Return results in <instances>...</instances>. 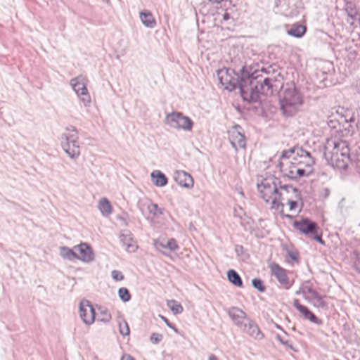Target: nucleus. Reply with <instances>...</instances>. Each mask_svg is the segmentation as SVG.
<instances>
[{
    "instance_id": "f257e3e1",
    "label": "nucleus",
    "mask_w": 360,
    "mask_h": 360,
    "mask_svg": "<svg viewBox=\"0 0 360 360\" xmlns=\"http://www.w3.org/2000/svg\"><path fill=\"white\" fill-rule=\"evenodd\" d=\"M240 71V75L232 69L224 68L217 70V76L225 89L231 91L238 87L243 99L249 103L258 101L261 94H272L276 77L281 75L274 65L254 72L244 65Z\"/></svg>"
},
{
    "instance_id": "f03ea898",
    "label": "nucleus",
    "mask_w": 360,
    "mask_h": 360,
    "mask_svg": "<svg viewBox=\"0 0 360 360\" xmlns=\"http://www.w3.org/2000/svg\"><path fill=\"white\" fill-rule=\"evenodd\" d=\"M323 155L333 168L345 170L349 162V148L346 141L336 139H328Z\"/></svg>"
},
{
    "instance_id": "7ed1b4c3",
    "label": "nucleus",
    "mask_w": 360,
    "mask_h": 360,
    "mask_svg": "<svg viewBox=\"0 0 360 360\" xmlns=\"http://www.w3.org/2000/svg\"><path fill=\"white\" fill-rule=\"evenodd\" d=\"M281 110L285 117H292L303 104V97L293 84H287L279 95Z\"/></svg>"
},
{
    "instance_id": "20e7f679",
    "label": "nucleus",
    "mask_w": 360,
    "mask_h": 360,
    "mask_svg": "<svg viewBox=\"0 0 360 360\" xmlns=\"http://www.w3.org/2000/svg\"><path fill=\"white\" fill-rule=\"evenodd\" d=\"M281 181L274 176L264 179L257 184L262 199L269 202L271 201L272 208L283 207L284 203L278 200V191Z\"/></svg>"
},
{
    "instance_id": "39448f33",
    "label": "nucleus",
    "mask_w": 360,
    "mask_h": 360,
    "mask_svg": "<svg viewBox=\"0 0 360 360\" xmlns=\"http://www.w3.org/2000/svg\"><path fill=\"white\" fill-rule=\"evenodd\" d=\"M165 122L170 127L176 129H183L190 131L192 129L193 122L187 116H184L181 112H172L166 115Z\"/></svg>"
},
{
    "instance_id": "423d86ee",
    "label": "nucleus",
    "mask_w": 360,
    "mask_h": 360,
    "mask_svg": "<svg viewBox=\"0 0 360 360\" xmlns=\"http://www.w3.org/2000/svg\"><path fill=\"white\" fill-rule=\"evenodd\" d=\"M86 77L83 75H79L70 80V84L79 96H82L81 100L84 105H87L91 102V98L86 87Z\"/></svg>"
},
{
    "instance_id": "0eeeda50",
    "label": "nucleus",
    "mask_w": 360,
    "mask_h": 360,
    "mask_svg": "<svg viewBox=\"0 0 360 360\" xmlns=\"http://www.w3.org/2000/svg\"><path fill=\"white\" fill-rule=\"evenodd\" d=\"M79 316L86 325H91L96 319L94 309L89 300H82L79 304Z\"/></svg>"
},
{
    "instance_id": "6e6552de",
    "label": "nucleus",
    "mask_w": 360,
    "mask_h": 360,
    "mask_svg": "<svg viewBox=\"0 0 360 360\" xmlns=\"http://www.w3.org/2000/svg\"><path fill=\"white\" fill-rule=\"evenodd\" d=\"M293 226L307 236L315 233V231H319L318 224L308 218H302L293 222Z\"/></svg>"
},
{
    "instance_id": "1a4fd4ad",
    "label": "nucleus",
    "mask_w": 360,
    "mask_h": 360,
    "mask_svg": "<svg viewBox=\"0 0 360 360\" xmlns=\"http://www.w3.org/2000/svg\"><path fill=\"white\" fill-rule=\"evenodd\" d=\"M271 275H273L278 281V283L285 289H290L292 283L290 281L285 269L282 268L278 264L274 263L269 266Z\"/></svg>"
},
{
    "instance_id": "9d476101",
    "label": "nucleus",
    "mask_w": 360,
    "mask_h": 360,
    "mask_svg": "<svg viewBox=\"0 0 360 360\" xmlns=\"http://www.w3.org/2000/svg\"><path fill=\"white\" fill-rule=\"evenodd\" d=\"M228 314L233 323L240 330L250 318L242 309L233 307L228 310Z\"/></svg>"
},
{
    "instance_id": "9b49d317",
    "label": "nucleus",
    "mask_w": 360,
    "mask_h": 360,
    "mask_svg": "<svg viewBox=\"0 0 360 360\" xmlns=\"http://www.w3.org/2000/svg\"><path fill=\"white\" fill-rule=\"evenodd\" d=\"M241 127L236 125L229 131V140L233 148H245L246 141L245 137L243 134L240 131Z\"/></svg>"
},
{
    "instance_id": "f8f14e48",
    "label": "nucleus",
    "mask_w": 360,
    "mask_h": 360,
    "mask_svg": "<svg viewBox=\"0 0 360 360\" xmlns=\"http://www.w3.org/2000/svg\"><path fill=\"white\" fill-rule=\"evenodd\" d=\"M248 323L245 324L241 330L247 333L249 336L257 340H261L264 338L263 333L259 328L257 324L251 319L247 320Z\"/></svg>"
},
{
    "instance_id": "ddd939ff",
    "label": "nucleus",
    "mask_w": 360,
    "mask_h": 360,
    "mask_svg": "<svg viewBox=\"0 0 360 360\" xmlns=\"http://www.w3.org/2000/svg\"><path fill=\"white\" fill-rule=\"evenodd\" d=\"M75 250L79 252L80 255H77V259L89 263L94 260V255L90 245L83 243L79 245L75 246Z\"/></svg>"
},
{
    "instance_id": "4468645a",
    "label": "nucleus",
    "mask_w": 360,
    "mask_h": 360,
    "mask_svg": "<svg viewBox=\"0 0 360 360\" xmlns=\"http://www.w3.org/2000/svg\"><path fill=\"white\" fill-rule=\"evenodd\" d=\"M281 172L283 177L295 179L296 163L289 160H283L278 164Z\"/></svg>"
},
{
    "instance_id": "2eb2a0df",
    "label": "nucleus",
    "mask_w": 360,
    "mask_h": 360,
    "mask_svg": "<svg viewBox=\"0 0 360 360\" xmlns=\"http://www.w3.org/2000/svg\"><path fill=\"white\" fill-rule=\"evenodd\" d=\"M293 306L297 309V311L303 315L304 319L309 320L311 322L320 325L321 321L317 318V316L312 313L307 307L301 304L298 300L295 299L293 301Z\"/></svg>"
},
{
    "instance_id": "dca6fc26",
    "label": "nucleus",
    "mask_w": 360,
    "mask_h": 360,
    "mask_svg": "<svg viewBox=\"0 0 360 360\" xmlns=\"http://www.w3.org/2000/svg\"><path fill=\"white\" fill-rule=\"evenodd\" d=\"M174 179L181 187L190 188L193 186V179L192 176L184 171H176L174 175Z\"/></svg>"
},
{
    "instance_id": "f3484780",
    "label": "nucleus",
    "mask_w": 360,
    "mask_h": 360,
    "mask_svg": "<svg viewBox=\"0 0 360 360\" xmlns=\"http://www.w3.org/2000/svg\"><path fill=\"white\" fill-rule=\"evenodd\" d=\"M296 192L300 191L297 188L293 187L292 185L282 184L281 183L278 191V200L283 202L282 201H285L288 198H290V197L295 195Z\"/></svg>"
},
{
    "instance_id": "a211bd4d",
    "label": "nucleus",
    "mask_w": 360,
    "mask_h": 360,
    "mask_svg": "<svg viewBox=\"0 0 360 360\" xmlns=\"http://www.w3.org/2000/svg\"><path fill=\"white\" fill-rule=\"evenodd\" d=\"M154 246L157 250L165 255H167V254L162 249H169L170 251H175L179 249V245L174 238H171L167 241L160 240H155L154 242Z\"/></svg>"
},
{
    "instance_id": "6ab92c4d",
    "label": "nucleus",
    "mask_w": 360,
    "mask_h": 360,
    "mask_svg": "<svg viewBox=\"0 0 360 360\" xmlns=\"http://www.w3.org/2000/svg\"><path fill=\"white\" fill-rule=\"evenodd\" d=\"M61 145L63 149L70 158L75 159L80 155V148L78 142L70 143L69 141H62Z\"/></svg>"
},
{
    "instance_id": "aec40b11",
    "label": "nucleus",
    "mask_w": 360,
    "mask_h": 360,
    "mask_svg": "<svg viewBox=\"0 0 360 360\" xmlns=\"http://www.w3.org/2000/svg\"><path fill=\"white\" fill-rule=\"evenodd\" d=\"M120 241L126 247L127 251L134 252L136 250L137 245L129 231L124 232L120 235Z\"/></svg>"
},
{
    "instance_id": "412c9836",
    "label": "nucleus",
    "mask_w": 360,
    "mask_h": 360,
    "mask_svg": "<svg viewBox=\"0 0 360 360\" xmlns=\"http://www.w3.org/2000/svg\"><path fill=\"white\" fill-rule=\"evenodd\" d=\"M302 294L304 295L306 300H308L309 297L306 295L307 294H309L314 300L316 301L319 306H323L324 302L323 301L322 297L311 287L308 285H304L302 287Z\"/></svg>"
},
{
    "instance_id": "4be33fe9",
    "label": "nucleus",
    "mask_w": 360,
    "mask_h": 360,
    "mask_svg": "<svg viewBox=\"0 0 360 360\" xmlns=\"http://www.w3.org/2000/svg\"><path fill=\"white\" fill-rule=\"evenodd\" d=\"M68 133L62 134V141H69L70 143H75L78 141V132L75 127L70 126L66 128Z\"/></svg>"
},
{
    "instance_id": "5701e85b",
    "label": "nucleus",
    "mask_w": 360,
    "mask_h": 360,
    "mask_svg": "<svg viewBox=\"0 0 360 360\" xmlns=\"http://www.w3.org/2000/svg\"><path fill=\"white\" fill-rule=\"evenodd\" d=\"M140 18L142 23L147 27L153 28L156 25V21L151 12L148 11H141Z\"/></svg>"
},
{
    "instance_id": "b1692460",
    "label": "nucleus",
    "mask_w": 360,
    "mask_h": 360,
    "mask_svg": "<svg viewBox=\"0 0 360 360\" xmlns=\"http://www.w3.org/2000/svg\"><path fill=\"white\" fill-rule=\"evenodd\" d=\"M153 184L156 186L162 187L167 184V178L166 176L159 170L153 171L150 174Z\"/></svg>"
},
{
    "instance_id": "393cba45",
    "label": "nucleus",
    "mask_w": 360,
    "mask_h": 360,
    "mask_svg": "<svg viewBox=\"0 0 360 360\" xmlns=\"http://www.w3.org/2000/svg\"><path fill=\"white\" fill-rule=\"evenodd\" d=\"M227 278L230 283L237 287H243V281L236 271L230 269L227 271Z\"/></svg>"
},
{
    "instance_id": "a878e982",
    "label": "nucleus",
    "mask_w": 360,
    "mask_h": 360,
    "mask_svg": "<svg viewBox=\"0 0 360 360\" xmlns=\"http://www.w3.org/2000/svg\"><path fill=\"white\" fill-rule=\"evenodd\" d=\"M98 209L104 216H108L112 212V206L105 198H103L99 200Z\"/></svg>"
},
{
    "instance_id": "bb28decb",
    "label": "nucleus",
    "mask_w": 360,
    "mask_h": 360,
    "mask_svg": "<svg viewBox=\"0 0 360 360\" xmlns=\"http://www.w3.org/2000/svg\"><path fill=\"white\" fill-rule=\"evenodd\" d=\"M306 32V27L302 25H294L288 30V34L290 36L300 38Z\"/></svg>"
},
{
    "instance_id": "cd10ccee",
    "label": "nucleus",
    "mask_w": 360,
    "mask_h": 360,
    "mask_svg": "<svg viewBox=\"0 0 360 360\" xmlns=\"http://www.w3.org/2000/svg\"><path fill=\"white\" fill-rule=\"evenodd\" d=\"M287 203L289 205V210L290 211L295 210L297 207V203L300 200H302V195L300 192H296L295 195L290 197L285 200Z\"/></svg>"
},
{
    "instance_id": "c85d7f7f",
    "label": "nucleus",
    "mask_w": 360,
    "mask_h": 360,
    "mask_svg": "<svg viewBox=\"0 0 360 360\" xmlns=\"http://www.w3.org/2000/svg\"><path fill=\"white\" fill-rule=\"evenodd\" d=\"M99 312L96 315V320L98 321L108 323L111 319V314L108 310L105 309L99 308Z\"/></svg>"
},
{
    "instance_id": "c756f323",
    "label": "nucleus",
    "mask_w": 360,
    "mask_h": 360,
    "mask_svg": "<svg viewBox=\"0 0 360 360\" xmlns=\"http://www.w3.org/2000/svg\"><path fill=\"white\" fill-rule=\"evenodd\" d=\"M60 255L64 259L72 260V259H77V254L72 249L67 247H62L60 248Z\"/></svg>"
},
{
    "instance_id": "7c9ffc66",
    "label": "nucleus",
    "mask_w": 360,
    "mask_h": 360,
    "mask_svg": "<svg viewBox=\"0 0 360 360\" xmlns=\"http://www.w3.org/2000/svg\"><path fill=\"white\" fill-rule=\"evenodd\" d=\"M297 147H293L289 150H283L282 152L281 158L283 160H289L292 158L293 160H296V157H298V153L295 150Z\"/></svg>"
},
{
    "instance_id": "2f4dec72",
    "label": "nucleus",
    "mask_w": 360,
    "mask_h": 360,
    "mask_svg": "<svg viewBox=\"0 0 360 360\" xmlns=\"http://www.w3.org/2000/svg\"><path fill=\"white\" fill-rule=\"evenodd\" d=\"M167 305L174 314H179L183 312V307L181 304L175 300H172L169 301Z\"/></svg>"
},
{
    "instance_id": "473e14b6",
    "label": "nucleus",
    "mask_w": 360,
    "mask_h": 360,
    "mask_svg": "<svg viewBox=\"0 0 360 360\" xmlns=\"http://www.w3.org/2000/svg\"><path fill=\"white\" fill-rule=\"evenodd\" d=\"M119 297L121 300L126 302L130 300L131 295L127 288H120L118 290Z\"/></svg>"
},
{
    "instance_id": "72a5a7b5",
    "label": "nucleus",
    "mask_w": 360,
    "mask_h": 360,
    "mask_svg": "<svg viewBox=\"0 0 360 360\" xmlns=\"http://www.w3.org/2000/svg\"><path fill=\"white\" fill-rule=\"evenodd\" d=\"M252 286L257 289L259 292H263L265 291L266 288L264 285L263 281L259 278H254L252 280Z\"/></svg>"
},
{
    "instance_id": "f704fd0d",
    "label": "nucleus",
    "mask_w": 360,
    "mask_h": 360,
    "mask_svg": "<svg viewBox=\"0 0 360 360\" xmlns=\"http://www.w3.org/2000/svg\"><path fill=\"white\" fill-rule=\"evenodd\" d=\"M148 210L153 215H160L162 214V209L155 203H150L148 205Z\"/></svg>"
},
{
    "instance_id": "c9c22d12",
    "label": "nucleus",
    "mask_w": 360,
    "mask_h": 360,
    "mask_svg": "<svg viewBox=\"0 0 360 360\" xmlns=\"http://www.w3.org/2000/svg\"><path fill=\"white\" fill-rule=\"evenodd\" d=\"M120 333L122 335H128L129 334V328L125 321L122 323H120Z\"/></svg>"
},
{
    "instance_id": "e433bc0d",
    "label": "nucleus",
    "mask_w": 360,
    "mask_h": 360,
    "mask_svg": "<svg viewBox=\"0 0 360 360\" xmlns=\"http://www.w3.org/2000/svg\"><path fill=\"white\" fill-rule=\"evenodd\" d=\"M163 338V335L162 334L153 333H152L150 340L153 344L157 345L158 344Z\"/></svg>"
},
{
    "instance_id": "4c0bfd02",
    "label": "nucleus",
    "mask_w": 360,
    "mask_h": 360,
    "mask_svg": "<svg viewBox=\"0 0 360 360\" xmlns=\"http://www.w3.org/2000/svg\"><path fill=\"white\" fill-rule=\"evenodd\" d=\"M111 276L112 278L116 281H120L124 279L122 273L118 270L112 271Z\"/></svg>"
},
{
    "instance_id": "58836bf2",
    "label": "nucleus",
    "mask_w": 360,
    "mask_h": 360,
    "mask_svg": "<svg viewBox=\"0 0 360 360\" xmlns=\"http://www.w3.org/2000/svg\"><path fill=\"white\" fill-rule=\"evenodd\" d=\"M295 150L298 153V157H300V158H303V157L310 158L311 157L310 153L308 151L302 149V148H300V147L296 148Z\"/></svg>"
},
{
    "instance_id": "ea45409f",
    "label": "nucleus",
    "mask_w": 360,
    "mask_h": 360,
    "mask_svg": "<svg viewBox=\"0 0 360 360\" xmlns=\"http://www.w3.org/2000/svg\"><path fill=\"white\" fill-rule=\"evenodd\" d=\"M310 237L313 238V239L320 243L321 244H324V241L321 238V234L319 233V231H315V233H312Z\"/></svg>"
},
{
    "instance_id": "a19ab883",
    "label": "nucleus",
    "mask_w": 360,
    "mask_h": 360,
    "mask_svg": "<svg viewBox=\"0 0 360 360\" xmlns=\"http://www.w3.org/2000/svg\"><path fill=\"white\" fill-rule=\"evenodd\" d=\"M306 171L304 169L296 167L295 179L298 177H302L305 175Z\"/></svg>"
},
{
    "instance_id": "79ce46f5",
    "label": "nucleus",
    "mask_w": 360,
    "mask_h": 360,
    "mask_svg": "<svg viewBox=\"0 0 360 360\" xmlns=\"http://www.w3.org/2000/svg\"><path fill=\"white\" fill-rule=\"evenodd\" d=\"M160 318L164 321V322L166 323V325L169 328L173 329L176 333L178 332V330L176 329V328L172 323H171L169 322V321L166 317H165L163 316H160Z\"/></svg>"
},
{
    "instance_id": "37998d69",
    "label": "nucleus",
    "mask_w": 360,
    "mask_h": 360,
    "mask_svg": "<svg viewBox=\"0 0 360 360\" xmlns=\"http://www.w3.org/2000/svg\"><path fill=\"white\" fill-rule=\"evenodd\" d=\"M276 339L283 345L291 347V345H290L289 341L287 340H284V338L281 335H276Z\"/></svg>"
},
{
    "instance_id": "c03bdc74",
    "label": "nucleus",
    "mask_w": 360,
    "mask_h": 360,
    "mask_svg": "<svg viewBox=\"0 0 360 360\" xmlns=\"http://www.w3.org/2000/svg\"><path fill=\"white\" fill-rule=\"evenodd\" d=\"M121 360H135L130 354H124Z\"/></svg>"
},
{
    "instance_id": "a18cd8bd",
    "label": "nucleus",
    "mask_w": 360,
    "mask_h": 360,
    "mask_svg": "<svg viewBox=\"0 0 360 360\" xmlns=\"http://www.w3.org/2000/svg\"><path fill=\"white\" fill-rule=\"evenodd\" d=\"M289 256L294 261H297L298 259L297 254L295 252H290Z\"/></svg>"
},
{
    "instance_id": "49530a36",
    "label": "nucleus",
    "mask_w": 360,
    "mask_h": 360,
    "mask_svg": "<svg viewBox=\"0 0 360 360\" xmlns=\"http://www.w3.org/2000/svg\"><path fill=\"white\" fill-rule=\"evenodd\" d=\"M229 18H230V15H229V13H225L223 15V20H228Z\"/></svg>"
},
{
    "instance_id": "de8ad7c7",
    "label": "nucleus",
    "mask_w": 360,
    "mask_h": 360,
    "mask_svg": "<svg viewBox=\"0 0 360 360\" xmlns=\"http://www.w3.org/2000/svg\"><path fill=\"white\" fill-rule=\"evenodd\" d=\"M208 360H218V359L214 354H211L209 356Z\"/></svg>"
},
{
    "instance_id": "09e8293b",
    "label": "nucleus",
    "mask_w": 360,
    "mask_h": 360,
    "mask_svg": "<svg viewBox=\"0 0 360 360\" xmlns=\"http://www.w3.org/2000/svg\"><path fill=\"white\" fill-rule=\"evenodd\" d=\"M238 249H240V250L242 251V250H243V246H241V245H238V246H236V252H238Z\"/></svg>"
},
{
    "instance_id": "8fccbe9b",
    "label": "nucleus",
    "mask_w": 360,
    "mask_h": 360,
    "mask_svg": "<svg viewBox=\"0 0 360 360\" xmlns=\"http://www.w3.org/2000/svg\"><path fill=\"white\" fill-rule=\"evenodd\" d=\"M300 293H302V287L300 288V289L299 290H297V291L296 292V294H297V295H299V294H300Z\"/></svg>"
},
{
    "instance_id": "3c124183",
    "label": "nucleus",
    "mask_w": 360,
    "mask_h": 360,
    "mask_svg": "<svg viewBox=\"0 0 360 360\" xmlns=\"http://www.w3.org/2000/svg\"><path fill=\"white\" fill-rule=\"evenodd\" d=\"M285 217L286 218H289V219L292 218V215H290V214H285Z\"/></svg>"
},
{
    "instance_id": "603ef678",
    "label": "nucleus",
    "mask_w": 360,
    "mask_h": 360,
    "mask_svg": "<svg viewBox=\"0 0 360 360\" xmlns=\"http://www.w3.org/2000/svg\"><path fill=\"white\" fill-rule=\"evenodd\" d=\"M357 165H358V167L360 168V160H359V159L358 160Z\"/></svg>"
},
{
    "instance_id": "864d4df0",
    "label": "nucleus",
    "mask_w": 360,
    "mask_h": 360,
    "mask_svg": "<svg viewBox=\"0 0 360 360\" xmlns=\"http://www.w3.org/2000/svg\"><path fill=\"white\" fill-rule=\"evenodd\" d=\"M103 2L109 3V0H102Z\"/></svg>"
},
{
    "instance_id": "5fc2aeb1",
    "label": "nucleus",
    "mask_w": 360,
    "mask_h": 360,
    "mask_svg": "<svg viewBox=\"0 0 360 360\" xmlns=\"http://www.w3.org/2000/svg\"><path fill=\"white\" fill-rule=\"evenodd\" d=\"M349 15H350L351 17H352V18H353V16H354L352 13L349 14Z\"/></svg>"
},
{
    "instance_id": "6e6d98bb",
    "label": "nucleus",
    "mask_w": 360,
    "mask_h": 360,
    "mask_svg": "<svg viewBox=\"0 0 360 360\" xmlns=\"http://www.w3.org/2000/svg\"><path fill=\"white\" fill-rule=\"evenodd\" d=\"M359 91L360 92V84H359Z\"/></svg>"
},
{
    "instance_id": "4d7b16f0",
    "label": "nucleus",
    "mask_w": 360,
    "mask_h": 360,
    "mask_svg": "<svg viewBox=\"0 0 360 360\" xmlns=\"http://www.w3.org/2000/svg\"><path fill=\"white\" fill-rule=\"evenodd\" d=\"M209 1H210V2L214 3V1H213V0H209Z\"/></svg>"
}]
</instances>
